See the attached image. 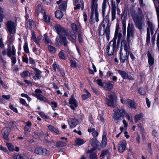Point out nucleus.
Masks as SVG:
<instances>
[{
  "mask_svg": "<svg viewBox=\"0 0 159 159\" xmlns=\"http://www.w3.org/2000/svg\"><path fill=\"white\" fill-rule=\"evenodd\" d=\"M134 27L132 23L128 24L127 28V41L125 39H123L121 42V47H124L125 53H123L121 50L120 52V62L123 63L125 61H128V58L130 53V48L129 44L134 37Z\"/></svg>",
  "mask_w": 159,
  "mask_h": 159,
  "instance_id": "f257e3e1",
  "label": "nucleus"
},
{
  "mask_svg": "<svg viewBox=\"0 0 159 159\" xmlns=\"http://www.w3.org/2000/svg\"><path fill=\"white\" fill-rule=\"evenodd\" d=\"M108 18L109 16L108 15L106 16L104 18L101 25L103 28V32L102 34V33L101 32L102 27L101 26L99 30V34L100 35H102L105 34L107 40L109 41L110 39V25H109Z\"/></svg>",
  "mask_w": 159,
  "mask_h": 159,
  "instance_id": "f03ea898",
  "label": "nucleus"
},
{
  "mask_svg": "<svg viewBox=\"0 0 159 159\" xmlns=\"http://www.w3.org/2000/svg\"><path fill=\"white\" fill-rule=\"evenodd\" d=\"M90 143L94 147L91 149L87 151V153L90 154L89 157L90 159H97L96 153L94 151L95 150V147L97 146L99 142L96 139H93L90 140Z\"/></svg>",
  "mask_w": 159,
  "mask_h": 159,
  "instance_id": "7ed1b4c3",
  "label": "nucleus"
},
{
  "mask_svg": "<svg viewBox=\"0 0 159 159\" xmlns=\"http://www.w3.org/2000/svg\"><path fill=\"white\" fill-rule=\"evenodd\" d=\"M112 117L115 120H121V118L125 116V110L122 108H118L113 110Z\"/></svg>",
  "mask_w": 159,
  "mask_h": 159,
  "instance_id": "20e7f679",
  "label": "nucleus"
},
{
  "mask_svg": "<svg viewBox=\"0 0 159 159\" xmlns=\"http://www.w3.org/2000/svg\"><path fill=\"white\" fill-rule=\"evenodd\" d=\"M6 30L10 34H14L16 33V25L11 20L8 21L6 24Z\"/></svg>",
  "mask_w": 159,
  "mask_h": 159,
  "instance_id": "39448f33",
  "label": "nucleus"
},
{
  "mask_svg": "<svg viewBox=\"0 0 159 159\" xmlns=\"http://www.w3.org/2000/svg\"><path fill=\"white\" fill-rule=\"evenodd\" d=\"M106 103L109 106L112 108L115 107L116 105V100L115 97L114 93H111L109 95V98H106Z\"/></svg>",
  "mask_w": 159,
  "mask_h": 159,
  "instance_id": "423d86ee",
  "label": "nucleus"
},
{
  "mask_svg": "<svg viewBox=\"0 0 159 159\" xmlns=\"http://www.w3.org/2000/svg\"><path fill=\"white\" fill-rule=\"evenodd\" d=\"M117 47L116 46L115 40H112L109 43L107 48V52L108 55H113L115 51H116Z\"/></svg>",
  "mask_w": 159,
  "mask_h": 159,
  "instance_id": "0eeeda50",
  "label": "nucleus"
},
{
  "mask_svg": "<svg viewBox=\"0 0 159 159\" xmlns=\"http://www.w3.org/2000/svg\"><path fill=\"white\" fill-rule=\"evenodd\" d=\"M98 6V5H91L92 13L90 16V21L91 24H93V19L94 14L95 15L96 21L98 22L99 21Z\"/></svg>",
  "mask_w": 159,
  "mask_h": 159,
  "instance_id": "6e6552de",
  "label": "nucleus"
},
{
  "mask_svg": "<svg viewBox=\"0 0 159 159\" xmlns=\"http://www.w3.org/2000/svg\"><path fill=\"white\" fill-rule=\"evenodd\" d=\"M15 48L13 45L11 46L10 45H8V47L6 49H4L2 51V54L5 56L7 55L8 57H11V56L15 55L16 52L15 51Z\"/></svg>",
  "mask_w": 159,
  "mask_h": 159,
  "instance_id": "1a4fd4ad",
  "label": "nucleus"
},
{
  "mask_svg": "<svg viewBox=\"0 0 159 159\" xmlns=\"http://www.w3.org/2000/svg\"><path fill=\"white\" fill-rule=\"evenodd\" d=\"M66 36L64 35H60L57 37L56 39V44L59 46L63 44L65 46H67L68 42L66 40Z\"/></svg>",
  "mask_w": 159,
  "mask_h": 159,
  "instance_id": "9d476101",
  "label": "nucleus"
},
{
  "mask_svg": "<svg viewBox=\"0 0 159 159\" xmlns=\"http://www.w3.org/2000/svg\"><path fill=\"white\" fill-rule=\"evenodd\" d=\"M133 19L136 27L139 30H141L142 25L144 24V19H140L139 16L134 15L133 17Z\"/></svg>",
  "mask_w": 159,
  "mask_h": 159,
  "instance_id": "9b49d317",
  "label": "nucleus"
},
{
  "mask_svg": "<svg viewBox=\"0 0 159 159\" xmlns=\"http://www.w3.org/2000/svg\"><path fill=\"white\" fill-rule=\"evenodd\" d=\"M34 92L35 93H33L32 94L37 98V99L45 102H48L46 98L41 94L43 93V92L40 89H37L35 90Z\"/></svg>",
  "mask_w": 159,
  "mask_h": 159,
  "instance_id": "f8f14e48",
  "label": "nucleus"
},
{
  "mask_svg": "<svg viewBox=\"0 0 159 159\" xmlns=\"http://www.w3.org/2000/svg\"><path fill=\"white\" fill-rule=\"evenodd\" d=\"M55 29L59 36L61 35L67 36L68 35L66 30L58 24L56 25Z\"/></svg>",
  "mask_w": 159,
  "mask_h": 159,
  "instance_id": "ddd939ff",
  "label": "nucleus"
},
{
  "mask_svg": "<svg viewBox=\"0 0 159 159\" xmlns=\"http://www.w3.org/2000/svg\"><path fill=\"white\" fill-rule=\"evenodd\" d=\"M11 129L8 127L4 128L2 130V134L3 138L7 140H9L8 136L10 132Z\"/></svg>",
  "mask_w": 159,
  "mask_h": 159,
  "instance_id": "4468645a",
  "label": "nucleus"
},
{
  "mask_svg": "<svg viewBox=\"0 0 159 159\" xmlns=\"http://www.w3.org/2000/svg\"><path fill=\"white\" fill-rule=\"evenodd\" d=\"M114 85V83L112 81H110L103 83V88L105 89L110 90L112 89Z\"/></svg>",
  "mask_w": 159,
  "mask_h": 159,
  "instance_id": "2eb2a0df",
  "label": "nucleus"
},
{
  "mask_svg": "<svg viewBox=\"0 0 159 159\" xmlns=\"http://www.w3.org/2000/svg\"><path fill=\"white\" fill-rule=\"evenodd\" d=\"M69 104H71L70 106V107L73 110L75 109V108L77 106V103L75 100L74 98L73 95H72L71 98L69 101Z\"/></svg>",
  "mask_w": 159,
  "mask_h": 159,
  "instance_id": "dca6fc26",
  "label": "nucleus"
},
{
  "mask_svg": "<svg viewBox=\"0 0 159 159\" xmlns=\"http://www.w3.org/2000/svg\"><path fill=\"white\" fill-rule=\"evenodd\" d=\"M111 20L113 21L115 20L116 18V6L115 4L113 3V1H111Z\"/></svg>",
  "mask_w": 159,
  "mask_h": 159,
  "instance_id": "f3484780",
  "label": "nucleus"
},
{
  "mask_svg": "<svg viewBox=\"0 0 159 159\" xmlns=\"http://www.w3.org/2000/svg\"><path fill=\"white\" fill-rule=\"evenodd\" d=\"M126 142L125 140H123L120 143L118 146V149L120 152L122 153L124 152L126 148Z\"/></svg>",
  "mask_w": 159,
  "mask_h": 159,
  "instance_id": "a211bd4d",
  "label": "nucleus"
},
{
  "mask_svg": "<svg viewBox=\"0 0 159 159\" xmlns=\"http://www.w3.org/2000/svg\"><path fill=\"white\" fill-rule=\"evenodd\" d=\"M69 125L71 128L75 127L78 124V120L75 119L70 118L68 120Z\"/></svg>",
  "mask_w": 159,
  "mask_h": 159,
  "instance_id": "6ab92c4d",
  "label": "nucleus"
},
{
  "mask_svg": "<svg viewBox=\"0 0 159 159\" xmlns=\"http://www.w3.org/2000/svg\"><path fill=\"white\" fill-rule=\"evenodd\" d=\"M122 37V34L120 33H118V30L116 29V30L114 37L112 40H115L116 43V39L117 38H118V42L119 43L121 40Z\"/></svg>",
  "mask_w": 159,
  "mask_h": 159,
  "instance_id": "aec40b11",
  "label": "nucleus"
},
{
  "mask_svg": "<svg viewBox=\"0 0 159 159\" xmlns=\"http://www.w3.org/2000/svg\"><path fill=\"white\" fill-rule=\"evenodd\" d=\"M27 26L30 30L34 28L35 27V22L33 20L29 19L27 22Z\"/></svg>",
  "mask_w": 159,
  "mask_h": 159,
  "instance_id": "412c9836",
  "label": "nucleus"
},
{
  "mask_svg": "<svg viewBox=\"0 0 159 159\" xmlns=\"http://www.w3.org/2000/svg\"><path fill=\"white\" fill-rule=\"evenodd\" d=\"M124 103H125L126 105L129 106L131 107L132 108H135L136 107L134 102L131 100H127Z\"/></svg>",
  "mask_w": 159,
  "mask_h": 159,
  "instance_id": "4be33fe9",
  "label": "nucleus"
},
{
  "mask_svg": "<svg viewBox=\"0 0 159 159\" xmlns=\"http://www.w3.org/2000/svg\"><path fill=\"white\" fill-rule=\"evenodd\" d=\"M33 69L36 72L35 77H33V78L35 79V78L36 77L38 79H39L41 76V72L39 70L35 67L33 68Z\"/></svg>",
  "mask_w": 159,
  "mask_h": 159,
  "instance_id": "5701e85b",
  "label": "nucleus"
},
{
  "mask_svg": "<svg viewBox=\"0 0 159 159\" xmlns=\"http://www.w3.org/2000/svg\"><path fill=\"white\" fill-rule=\"evenodd\" d=\"M122 20V28L123 30V34H125L126 33V18L124 16L123 18H121Z\"/></svg>",
  "mask_w": 159,
  "mask_h": 159,
  "instance_id": "b1692460",
  "label": "nucleus"
},
{
  "mask_svg": "<svg viewBox=\"0 0 159 159\" xmlns=\"http://www.w3.org/2000/svg\"><path fill=\"white\" fill-rule=\"evenodd\" d=\"M71 27L74 32H76L78 30L80 29V25L78 24L73 23L71 24Z\"/></svg>",
  "mask_w": 159,
  "mask_h": 159,
  "instance_id": "393cba45",
  "label": "nucleus"
},
{
  "mask_svg": "<svg viewBox=\"0 0 159 159\" xmlns=\"http://www.w3.org/2000/svg\"><path fill=\"white\" fill-rule=\"evenodd\" d=\"M44 143L49 147H53L55 143L54 141L53 140L51 141L46 139L44 141Z\"/></svg>",
  "mask_w": 159,
  "mask_h": 159,
  "instance_id": "a878e982",
  "label": "nucleus"
},
{
  "mask_svg": "<svg viewBox=\"0 0 159 159\" xmlns=\"http://www.w3.org/2000/svg\"><path fill=\"white\" fill-rule=\"evenodd\" d=\"M49 129L51 131L56 133V134H58L59 132L57 129L54 127L53 126L51 125L48 126Z\"/></svg>",
  "mask_w": 159,
  "mask_h": 159,
  "instance_id": "bb28decb",
  "label": "nucleus"
},
{
  "mask_svg": "<svg viewBox=\"0 0 159 159\" xmlns=\"http://www.w3.org/2000/svg\"><path fill=\"white\" fill-rule=\"evenodd\" d=\"M148 63L149 65H152L154 62V59L151 54L149 52L148 53Z\"/></svg>",
  "mask_w": 159,
  "mask_h": 159,
  "instance_id": "cd10ccee",
  "label": "nucleus"
},
{
  "mask_svg": "<svg viewBox=\"0 0 159 159\" xmlns=\"http://www.w3.org/2000/svg\"><path fill=\"white\" fill-rule=\"evenodd\" d=\"M110 153L108 149H104L102 151L100 155L101 157H103L106 156L107 157L110 156Z\"/></svg>",
  "mask_w": 159,
  "mask_h": 159,
  "instance_id": "c85d7f7f",
  "label": "nucleus"
},
{
  "mask_svg": "<svg viewBox=\"0 0 159 159\" xmlns=\"http://www.w3.org/2000/svg\"><path fill=\"white\" fill-rule=\"evenodd\" d=\"M118 73L122 76L124 79H127L128 78V75L124 71L118 70Z\"/></svg>",
  "mask_w": 159,
  "mask_h": 159,
  "instance_id": "c756f323",
  "label": "nucleus"
},
{
  "mask_svg": "<svg viewBox=\"0 0 159 159\" xmlns=\"http://www.w3.org/2000/svg\"><path fill=\"white\" fill-rule=\"evenodd\" d=\"M138 13L137 14L135 15H136L137 16H139L140 19H144V16L143 14V12L141 9L139 8L138 7Z\"/></svg>",
  "mask_w": 159,
  "mask_h": 159,
  "instance_id": "7c9ffc66",
  "label": "nucleus"
},
{
  "mask_svg": "<svg viewBox=\"0 0 159 159\" xmlns=\"http://www.w3.org/2000/svg\"><path fill=\"white\" fill-rule=\"evenodd\" d=\"M43 148L38 147L35 148L34 150V152L36 154L41 155L43 154Z\"/></svg>",
  "mask_w": 159,
  "mask_h": 159,
  "instance_id": "2f4dec72",
  "label": "nucleus"
},
{
  "mask_svg": "<svg viewBox=\"0 0 159 159\" xmlns=\"http://www.w3.org/2000/svg\"><path fill=\"white\" fill-rule=\"evenodd\" d=\"M14 34H8V42L9 43V45L12 44L13 43L14 39L13 38Z\"/></svg>",
  "mask_w": 159,
  "mask_h": 159,
  "instance_id": "473e14b6",
  "label": "nucleus"
},
{
  "mask_svg": "<svg viewBox=\"0 0 159 159\" xmlns=\"http://www.w3.org/2000/svg\"><path fill=\"white\" fill-rule=\"evenodd\" d=\"M107 139L106 136H103L101 146L102 147H105L107 145Z\"/></svg>",
  "mask_w": 159,
  "mask_h": 159,
  "instance_id": "72a5a7b5",
  "label": "nucleus"
},
{
  "mask_svg": "<svg viewBox=\"0 0 159 159\" xmlns=\"http://www.w3.org/2000/svg\"><path fill=\"white\" fill-rule=\"evenodd\" d=\"M55 15L56 17L59 19L61 18L63 16L62 12L59 10H58L55 12Z\"/></svg>",
  "mask_w": 159,
  "mask_h": 159,
  "instance_id": "f704fd0d",
  "label": "nucleus"
},
{
  "mask_svg": "<svg viewBox=\"0 0 159 159\" xmlns=\"http://www.w3.org/2000/svg\"><path fill=\"white\" fill-rule=\"evenodd\" d=\"M143 116V114L140 113L139 114L135 115L134 117V119L136 123H137L138 121L140 120Z\"/></svg>",
  "mask_w": 159,
  "mask_h": 159,
  "instance_id": "c9c22d12",
  "label": "nucleus"
},
{
  "mask_svg": "<svg viewBox=\"0 0 159 159\" xmlns=\"http://www.w3.org/2000/svg\"><path fill=\"white\" fill-rule=\"evenodd\" d=\"M37 11L40 12L42 14H45V10L42 8V6L41 5H38L37 7Z\"/></svg>",
  "mask_w": 159,
  "mask_h": 159,
  "instance_id": "e433bc0d",
  "label": "nucleus"
},
{
  "mask_svg": "<svg viewBox=\"0 0 159 159\" xmlns=\"http://www.w3.org/2000/svg\"><path fill=\"white\" fill-rule=\"evenodd\" d=\"M67 3L66 2H64L59 7V9L61 10H64L66 7Z\"/></svg>",
  "mask_w": 159,
  "mask_h": 159,
  "instance_id": "4c0bfd02",
  "label": "nucleus"
},
{
  "mask_svg": "<svg viewBox=\"0 0 159 159\" xmlns=\"http://www.w3.org/2000/svg\"><path fill=\"white\" fill-rule=\"evenodd\" d=\"M84 92L87 93L86 94H84L82 95V98L84 99H86L91 96V94L86 89H84Z\"/></svg>",
  "mask_w": 159,
  "mask_h": 159,
  "instance_id": "58836bf2",
  "label": "nucleus"
},
{
  "mask_svg": "<svg viewBox=\"0 0 159 159\" xmlns=\"http://www.w3.org/2000/svg\"><path fill=\"white\" fill-rule=\"evenodd\" d=\"M66 145L65 142L62 141H59L57 143L56 147H62L65 146Z\"/></svg>",
  "mask_w": 159,
  "mask_h": 159,
  "instance_id": "ea45409f",
  "label": "nucleus"
},
{
  "mask_svg": "<svg viewBox=\"0 0 159 159\" xmlns=\"http://www.w3.org/2000/svg\"><path fill=\"white\" fill-rule=\"evenodd\" d=\"M150 31L149 30V29L148 28H147V38H146V43L147 44H148L150 42Z\"/></svg>",
  "mask_w": 159,
  "mask_h": 159,
  "instance_id": "a19ab883",
  "label": "nucleus"
},
{
  "mask_svg": "<svg viewBox=\"0 0 159 159\" xmlns=\"http://www.w3.org/2000/svg\"><path fill=\"white\" fill-rule=\"evenodd\" d=\"M68 38L72 43H75L76 41V37L75 35L70 34Z\"/></svg>",
  "mask_w": 159,
  "mask_h": 159,
  "instance_id": "79ce46f5",
  "label": "nucleus"
},
{
  "mask_svg": "<svg viewBox=\"0 0 159 159\" xmlns=\"http://www.w3.org/2000/svg\"><path fill=\"white\" fill-rule=\"evenodd\" d=\"M3 9L0 6V21L2 22L3 20V18L5 17L4 15L2 14L3 13Z\"/></svg>",
  "mask_w": 159,
  "mask_h": 159,
  "instance_id": "37998d69",
  "label": "nucleus"
},
{
  "mask_svg": "<svg viewBox=\"0 0 159 159\" xmlns=\"http://www.w3.org/2000/svg\"><path fill=\"white\" fill-rule=\"evenodd\" d=\"M155 8L157 18L158 29L159 31V8L155 6Z\"/></svg>",
  "mask_w": 159,
  "mask_h": 159,
  "instance_id": "c03bdc74",
  "label": "nucleus"
},
{
  "mask_svg": "<svg viewBox=\"0 0 159 159\" xmlns=\"http://www.w3.org/2000/svg\"><path fill=\"white\" fill-rule=\"evenodd\" d=\"M48 48L49 51L52 53H55L56 51V49L52 46L49 45Z\"/></svg>",
  "mask_w": 159,
  "mask_h": 159,
  "instance_id": "a18cd8bd",
  "label": "nucleus"
},
{
  "mask_svg": "<svg viewBox=\"0 0 159 159\" xmlns=\"http://www.w3.org/2000/svg\"><path fill=\"white\" fill-rule=\"evenodd\" d=\"M75 142L76 144L78 145H81L84 143V141L83 139H77Z\"/></svg>",
  "mask_w": 159,
  "mask_h": 159,
  "instance_id": "49530a36",
  "label": "nucleus"
},
{
  "mask_svg": "<svg viewBox=\"0 0 159 159\" xmlns=\"http://www.w3.org/2000/svg\"><path fill=\"white\" fill-rule=\"evenodd\" d=\"M32 32V39L34 40V41L36 43L38 44L39 45V43L37 41V39L36 38V37L35 36V34L34 31H31Z\"/></svg>",
  "mask_w": 159,
  "mask_h": 159,
  "instance_id": "de8ad7c7",
  "label": "nucleus"
},
{
  "mask_svg": "<svg viewBox=\"0 0 159 159\" xmlns=\"http://www.w3.org/2000/svg\"><path fill=\"white\" fill-rule=\"evenodd\" d=\"M30 75V73L28 71H25L21 74L22 77H25L29 76Z\"/></svg>",
  "mask_w": 159,
  "mask_h": 159,
  "instance_id": "09e8293b",
  "label": "nucleus"
},
{
  "mask_svg": "<svg viewBox=\"0 0 159 159\" xmlns=\"http://www.w3.org/2000/svg\"><path fill=\"white\" fill-rule=\"evenodd\" d=\"M83 34H82V32L80 30L79 31V34H78V39H79V42L80 43H81L83 42Z\"/></svg>",
  "mask_w": 159,
  "mask_h": 159,
  "instance_id": "8fccbe9b",
  "label": "nucleus"
},
{
  "mask_svg": "<svg viewBox=\"0 0 159 159\" xmlns=\"http://www.w3.org/2000/svg\"><path fill=\"white\" fill-rule=\"evenodd\" d=\"M43 154L42 155L48 156L50 154V152L49 151L47 150L46 149L43 148Z\"/></svg>",
  "mask_w": 159,
  "mask_h": 159,
  "instance_id": "3c124183",
  "label": "nucleus"
},
{
  "mask_svg": "<svg viewBox=\"0 0 159 159\" xmlns=\"http://www.w3.org/2000/svg\"><path fill=\"white\" fill-rule=\"evenodd\" d=\"M139 93L141 95H144L146 93V92L144 88H141L139 89Z\"/></svg>",
  "mask_w": 159,
  "mask_h": 159,
  "instance_id": "603ef678",
  "label": "nucleus"
},
{
  "mask_svg": "<svg viewBox=\"0 0 159 159\" xmlns=\"http://www.w3.org/2000/svg\"><path fill=\"white\" fill-rule=\"evenodd\" d=\"M147 24L149 30H152L154 29V26L153 25L152 22L150 21H148L147 22Z\"/></svg>",
  "mask_w": 159,
  "mask_h": 159,
  "instance_id": "864d4df0",
  "label": "nucleus"
},
{
  "mask_svg": "<svg viewBox=\"0 0 159 159\" xmlns=\"http://www.w3.org/2000/svg\"><path fill=\"white\" fill-rule=\"evenodd\" d=\"M7 145L10 151H12L14 150V146L11 143H7Z\"/></svg>",
  "mask_w": 159,
  "mask_h": 159,
  "instance_id": "5fc2aeb1",
  "label": "nucleus"
},
{
  "mask_svg": "<svg viewBox=\"0 0 159 159\" xmlns=\"http://www.w3.org/2000/svg\"><path fill=\"white\" fill-rule=\"evenodd\" d=\"M59 57L61 59H65L66 58V56H65L63 51L62 50L59 52Z\"/></svg>",
  "mask_w": 159,
  "mask_h": 159,
  "instance_id": "6e6d98bb",
  "label": "nucleus"
},
{
  "mask_svg": "<svg viewBox=\"0 0 159 159\" xmlns=\"http://www.w3.org/2000/svg\"><path fill=\"white\" fill-rule=\"evenodd\" d=\"M43 19L46 22L48 23L50 22V18L49 16L45 15L44 16Z\"/></svg>",
  "mask_w": 159,
  "mask_h": 159,
  "instance_id": "4d7b16f0",
  "label": "nucleus"
},
{
  "mask_svg": "<svg viewBox=\"0 0 159 159\" xmlns=\"http://www.w3.org/2000/svg\"><path fill=\"white\" fill-rule=\"evenodd\" d=\"M13 157L14 159H23V157L19 154L14 155Z\"/></svg>",
  "mask_w": 159,
  "mask_h": 159,
  "instance_id": "13d9d810",
  "label": "nucleus"
},
{
  "mask_svg": "<svg viewBox=\"0 0 159 159\" xmlns=\"http://www.w3.org/2000/svg\"><path fill=\"white\" fill-rule=\"evenodd\" d=\"M24 49L25 52L26 53H28L29 52V48L28 46V44L27 43H25L24 46Z\"/></svg>",
  "mask_w": 159,
  "mask_h": 159,
  "instance_id": "bf43d9fd",
  "label": "nucleus"
},
{
  "mask_svg": "<svg viewBox=\"0 0 159 159\" xmlns=\"http://www.w3.org/2000/svg\"><path fill=\"white\" fill-rule=\"evenodd\" d=\"M30 127L27 126H25L24 128V129L25 131V135L27 134L28 132H30Z\"/></svg>",
  "mask_w": 159,
  "mask_h": 159,
  "instance_id": "052dcab7",
  "label": "nucleus"
},
{
  "mask_svg": "<svg viewBox=\"0 0 159 159\" xmlns=\"http://www.w3.org/2000/svg\"><path fill=\"white\" fill-rule=\"evenodd\" d=\"M44 38L45 39V42L46 43H48L51 42V41L49 39V38L47 36L46 34H45L44 35Z\"/></svg>",
  "mask_w": 159,
  "mask_h": 159,
  "instance_id": "680f3d73",
  "label": "nucleus"
},
{
  "mask_svg": "<svg viewBox=\"0 0 159 159\" xmlns=\"http://www.w3.org/2000/svg\"><path fill=\"white\" fill-rule=\"evenodd\" d=\"M97 84L99 86H102L103 88V83L102 82V81L101 79H98L96 80Z\"/></svg>",
  "mask_w": 159,
  "mask_h": 159,
  "instance_id": "e2e57ef3",
  "label": "nucleus"
},
{
  "mask_svg": "<svg viewBox=\"0 0 159 159\" xmlns=\"http://www.w3.org/2000/svg\"><path fill=\"white\" fill-rule=\"evenodd\" d=\"M11 58V62L12 63L15 64L16 61V59L15 57V55H14L13 56H11V57H9Z\"/></svg>",
  "mask_w": 159,
  "mask_h": 159,
  "instance_id": "0e129e2a",
  "label": "nucleus"
},
{
  "mask_svg": "<svg viewBox=\"0 0 159 159\" xmlns=\"http://www.w3.org/2000/svg\"><path fill=\"white\" fill-rule=\"evenodd\" d=\"M71 64V66L72 67H76L77 66V63L75 61L71 60L70 61Z\"/></svg>",
  "mask_w": 159,
  "mask_h": 159,
  "instance_id": "69168bd1",
  "label": "nucleus"
},
{
  "mask_svg": "<svg viewBox=\"0 0 159 159\" xmlns=\"http://www.w3.org/2000/svg\"><path fill=\"white\" fill-rule=\"evenodd\" d=\"M9 107L12 110L16 113H17L18 111L16 108L14 107L13 106L11 105H10Z\"/></svg>",
  "mask_w": 159,
  "mask_h": 159,
  "instance_id": "338daca9",
  "label": "nucleus"
},
{
  "mask_svg": "<svg viewBox=\"0 0 159 159\" xmlns=\"http://www.w3.org/2000/svg\"><path fill=\"white\" fill-rule=\"evenodd\" d=\"M157 47L159 50V34H157Z\"/></svg>",
  "mask_w": 159,
  "mask_h": 159,
  "instance_id": "774afa93",
  "label": "nucleus"
}]
</instances>
